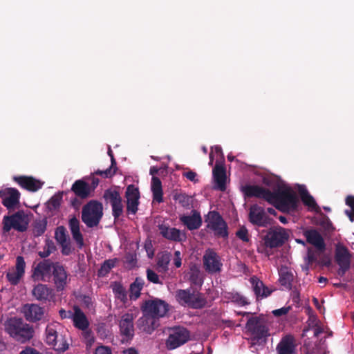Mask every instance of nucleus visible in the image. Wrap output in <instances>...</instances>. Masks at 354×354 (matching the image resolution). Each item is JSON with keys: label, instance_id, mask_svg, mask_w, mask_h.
Listing matches in <instances>:
<instances>
[{"label": "nucleus", "instance_id": "51", "mask_svg": "<svg viewBox=\"0 0 354 354\" xmlns=\"http://www.w3.org/2000/svg\"><path fill=\"white\" fill-rule=\"evenodd\" d=\"M147 277L149 281L153 283H160L158 275L150 269L147 270Z\"/></svg>", "mask_w": 354, "mask_h": 354}, {"label": "nucleus", "instance_id": "5", "mask_svg": "<svg viewBox=\"0 0 354 354\" xmlns=\"http://www.w3.org/2000/svg\"><path fill=\"white\" fill-rule=\"evenodd\" d=\"M176 299L181 306H187L193 308H201L206 303L201 293L190 289L178 290L176 292Z\"/></svg>", "mask_w": 354, "mask_h": 354}, {"label": "nucleus", "instance_id": "32", "mask_svg": "<svg viewBox=\"0 0 354 354\" xmlns=\"http://www.w3.org/2000/svg\"><path fill=\"white\" fill-rule=\"evenodd\" d=\"M71 190L81 198H86L91 192L90 185L82 180H76L72 185Z\"/></svg>", "mask_w": 354, "mask_h": 354}, {"label": "nucleus", "instance_id": "2", "mask_svg": "<svg viewBox=\"0 0 354 354\" xmlns=\"http://www.w3.org/2000/svg\"><path fill=\"white\" fill-rule=\"evenodd\" d=\"M3 329L12 338L21 343L28 341L34 335L32 327L17 317L7 319L3 324Z\"/></svg>", "mask_w": 354, "mask_h": 354}, {"label": "nucleus", "instance_id": "40", "mask_svg": "<svg viewBox=\"0 0 354 354\" xmlns=\"http://www.w3.org/2000/svg\"><path fill=\"white\" fill-rule=\"evenodd\" d=\"M307 351L308 354H326L325 341L321 339L319 343L315 344V346H307Z\"/></svg>", "mask_w": 354, "mask_h": 354}, {"label": "nucleus", "instance_id": "62", "mask_svg": "<svg viewBox=\"0 0 354 354\" xmlns=\"http://www.w3.org/2000/svg\"><path fill=\"white\" fill-rule=\"evenodd\" d=\"M85 336L88 339V342L90 344L94 342V337L92 335L91 331L86 330L85 332Z\"/></svg>", "mask_w": 354, "mask_h": 354}, {"label": "nucleus", "instance_id": "46", "mask_svg": "<svg viewBox=\"0 0 354 354\" xmlns=\"http://www.w3.org/2000/svg\"><path fill=\"white\" fill-rule=\"evenodd\" d=\"M174 198L184 207H189L192 204V198L185 194H176Z\"/></svg>", "mask_w": 354, "mask_h": 354}, {"label": "nucleus", "instance_id": "43", "mask_svg": "<svg viewBox=\"0 0 354 354\" xmlns=\"http://www.w3.org/2000/svg\"><path fill=\"white\" fill-rule=\"evenodd\" d=\"M113 291L115 297L124 302L127 300V292L124 288L119 283H115L113 286Z\"/></svg>", "mask_w": 354, "mask_h": 354}, {"label": "nucleus", "instance_id": "9", "mask_svg": "<svg viewBox=\"0 0 354 354\" xmlns=\"http://www.w3.org/2000/svg\"><path fill=\"white\" fill-rule=\"evenodd\" d=\"M189 337V332L186 328L183 327L172 328L169 329L166 347L169 350L177 348L187 342Z\"/></svg>", "mask_w": 354, "mask_h": 354}, {"label": "nucleus", "instance_id": "50", "mask_svg": "<svg viewBox=\"0 0 354 354\" xmlns=\"http://www.w3.org/2000/svg\"><path fill=\"white\" fill-rule=\"evenodd\" d=\"M236 236L243 242H248L250 241V236L248 231L245 227H241L236 232Z\"/></svg>", "mask_w": 354, "mask_h": 354}, {"label": "nucleus", "instance_id": "25", "mask_svg": "<svg viewBox=\"0 0 354 354\" xmlns=\"http://www.w3.org/2000/svg\"><path fill=\"white\" fill-rule=\"evenodd\" d=\"M16 181L21 187L30 192H36L43 185L40 180L30 176L14 177Z\"/></svg>", "mask_w": 354, "mask_h": 354}, {"label": "nucleus", "instance_id": "21", "mask_svg": "<svg viewBox=\"0 0 354 354\" xmlns=\"http://www.w3.org/2000/svg\"><path fill=\"white\" fill-rule=\"evenodd\" d=\"M142 314L137 321V326L140 330L150 334L159 326V319L147 313Z\"/></svg>", "mask_w": 354, "mask_h": 354}, {"label": "nucleus", "instance_id": "28", "mask_svg": "<svg viewBox=\"0 0 354 354\" xmlns=\"http://www.w3.org/2000/svg\"><path fill=\"white\" fill-rule=\"evenodd\" d=\"M250 281L252 284L253 291L258 299L266 298L272 293V290L266 286L257 277H252L250 278Z\"/></svg>", "mask_w": 354, "mask_h": 354}, {"label": "nucleus", "instance_id": "20", "mask_svg": "<svg viewBox=\"0 0 354 354\" xmlns=\"http://www.w3.org/2000/svg\"><path fill=\"white\" fill-rule=\"evenodd\" d=\"M127 198V209L128 212L133 214H136L138 210L139 204V191L134 185H129L126 191Z\"/></svg>", "mask_w": 354, "mask_h": 354}, {"label": "nucleus", "instance_id": "52", "mask_svg": "<svg viewBox=\"0 0 354 354\" xmlns=\"http://www.w3.org/2000/svg\"><path fill=\"white\" fill-rule=\"evenodd\" d=\"M115 263H116L115 259L105 261L101 268V270L104 271L105 272H109V270L115 266Z\"/></svg>", "mask_w": 354, "mask_h": 354}, {"label": "nucleus", "instance_id": "22", "mask_svg": "<svg viewBox=\"0 0 354 354\" xmlns=\"http://www.w3.org/2000/svg\"><path fill=\"white\" fill-rule=\"evenodd\" d=\"M23 313L26 320L29 322L41 320L44 315V308L34 304L24 305L23 307Z\"/></svg>", "mask_w": 354, "mask_h": 354}, {"label": "nucleus", "instance_id": "45", "mask_svg": "<svg viewBox=\"0 0 354 354\" xmlns=\"http://www.w3.org/2000/svg\"><path fill=\"white\" fill-rule=\"evenodd\" d=\"M55 238L59 244L66 243L68 241L66 229L63 226H59L56 229Z\"/></svg>", "mask_w": 354, "mask_h": 354}, {"label": "nucleus", "instance_id": "8", "mask_svg": "<svg viewBox=\"0 0 354 354\" xmlns=\"http://www.w3.org/2000/svg\"><path fill=\"white\" fill-rule=\"evenodd\" d=\"M289 237L288 230L278 226L270 228L263 238L267 248H274L281 246Z\"/></svg>", "mask_w": 354, "mask_h": 354}, {"label": "nucleus", "instance_id": "26", "mask_svg": "<svg viewBox=\"0 0 354 354\" xmlns=\"http://www.w3.org/2000/svg\"><path fill=\"white\" fill-rule=\"evenodd\" d=\"M179 218L189 230L198 229L202 224L201 216L196 211H193L190 216L181 215Z\"/></svg>", "mask_w": 354, "mask_h": 354}, {"label": "nucleus", "instance_id": "49", "mask_svg": "<svg viewBox=\"0 0 354 354\" xmlns=\"http://www.w3.org/2000/svg\"><path fill=\"white\" fill-rule=\"evenodd\" d=\"M46 229V223L45 221H39L36 223L34 226L33 233L36 236H39L44 233Z\"/></svg>", "mask_w": 354, "mask_h": 354}, {"label": "nucleus", "instance_id": "17", "mask_svg": "<svg viewBox=\"0 0 354 354\" xmlns=\"http://www.w3.org/2000/svg\"><path fill=\"white\" fill-rule=\"evenodd\" d=\"M2 203L8 209H15L19 203L20 193L15 188H6L0 191Z\"/></svg>", "mask_w": 354, "mask_h": 354}, {"label": "nucleus", "instance_id": "16", "mask_svg": "<svg viewBox=\"0 0 354 354\" xmlns=\"http://www.w3.org/2000/svg\"><path fill=\"white\" fill-rule=\"evenodd\" d=\"M104 198L107 203H110L112 207L113 216L118 218L123 212L122 198L119 193L113 190H106L104 194Z\"/></svg>", "mask_w": 354, "mask_h": 354}, {"label": "nucleus", "instance_id": "1", "mask_svg": "<svg viewBox=\"0 0 354 354\" xmlns=\"http://www.w3.org/2000/svg\"><path fill=\"white\" fill-rule=\"evenodd\" d=\"M243 192L248 196H256L265 199L282 212L294 211L298 205L296 194L290 189H285L274 193L258 185H247L243 187Z\"/></svg>", "mask_w": 354, "mask_h": 354}, {"label": "nucleus", "instance_id": "60", "mask_svg": "<svg viewBox=\"0 0 354 354\" xmlns=\"http://www.w3.org/2000/svg\"><path fill=\"white\" fill-rule=\"evenodd\" d=\"M19 354H41L36 349L31 347H26L25 349L21 351Z\"/></svg>", "mask_w": 354, "mask_h": 354}, {"label": "nucleus", "instance_id": "37", "mask_svg": "<svg viewBox=\"0 0 354 354\" xmlns=\"http://www.w3.org/2000/svg\"><path fill=\"white\" fill-rule=\"evenodd\" d=\"M299 193L301 196V198L303 203L308 206L311 209L317 208V205L314 199V198L309 194L308 192L304 186H300L299 188Z\"/></svg>", "mask_w": 354, "mask_h": 354}, {"label": "nucleus", "instance_id": "38", "mask_svg": "<svg viewBox=\"0 0 354 354\" xmlns=\"http://www.w3.org/2000/svg\"><path fill=\"white\" fill-rule=\"evenodd\" d=\"M145 281L143 279L137 277L134 282L130 286V299H137L140 295V291L143 288Z\"/></svg>", "mask_w": 354, "mask_h": 354}, {"label": "nucleus", "instance_id": "6", "mask_svg": "<svg viewBox=\"0 0 354 354\" xmlns=\"http://www.w3.org/2000/svg\"><path fill=\"white\" fill-rule=\"evenodd\" d=\"M142 313L150 315L158 319L165 317L169 311V305L160 299H149L141 305Z\"/></svg>", "mask_w": 354, "mask_h": 354}, {"label": "nucleus", "instance_id": "12", "mask_svg": "<svg viewBox=\"0 0 354 354\" xmlns=\"http://www.w3.org/2000/svg\"><path fill=\"white\" fill-rule=\"evenodd\" d=\"M207 228L212 230L217 236L227 237V225L220 214L216 212H209L205 219Z\"/></svg>", "mask_w": 354, "mask_h": 354}, {"label": "nucleus", "instance_id": "34", "mask_svg": "<svg viewBox=\"0 0 354 354\" xmlns=\"http://www.w3.org/2000/svg\"><path fill=\"white\" fill-rule=\"evenodd\" d=\"M54 264L48 260H44L35 267L33 276L37 279H42L44 277L48 275L54 269Z\"/></svg>", "mask_w": 354, "mask_h": 354}, {"label": "nucleus", "instance_id": "11", "mask_svg": "<svg viewBox=\"0 0 354 354\" xmlns=\"http://www.w3.org/2000/svg\"><path fill=\"white\" fill-rule=\"evenodd\" d=\"M335 258L339 266L337 273L339 276H343L350 269L353 255L345 246L338 243L335 247Z\"/></svg>", "mask_w": 354, "mask_h": 354}, {"label": "nucleus", "instance_id": "42", "mask_svg": "<svg viewBox=\"0 0 354 354\" xmlns=\"http://www.w3.org/2000/svg\"><path fill=\"white\" fill-rule=\"evenodd\" d=\"M56 248L53 241L46 240L43 250L38 252V254L41 258L48 257L51 253L55 250Z\"/></svg>", "mask_w": 354, "mask_h": 354}, {"label": "nucleus", "instance_id": "24", "mask_svg": "<svg viewBox=\"0 0 354 354\" xmlns=\"http://www.w3.org/2000/svg\"><path fill=\"white\" fill-rule=\"evenodd\" d=\"M304 235L306 238V241L308 243L313 245L320 251L324 250V240L317 230L315 229L305 230L304 232Z\"/></svg>", "mask_w": 354, "mask_h": 354}, {"label": "nucleus", "instance_id": "13", "mask_svg": "<svg viewBox=\"0 0 354 354\" xmlns=\"http://www.w3.org/2000/svg\"><path fill=\"white\" fill-rule=\"evenodd\" d=\"M203 266L209 273L220 272L222 270L223 263L219 255L212 249L205 252L203 257Z\"/></svg>", "mask_w": 354, "mask_h": 354}, {"label": "nucleus", "instance_id": "47", "mask_svg": "<svg viewBox=\"0 0 354 354\" xmlns=\"http://www.w3.org/2000/svg\"><path fill=\"white\" fill-rule=\"evenodd\" d=\"M189 279L192 283L195 285H201L203 283V279L200 274V271L197 268H192Z\"/></svg>", "mask_w": 354, "mask_h": 354}, {"label": "nucleus", "instance_id": "41", "mask_svg": "<svg viewBox=\"0 0 354 354\" xmlns=\"http://www.w3.org/2000/svg\"><path fill=\"white\" fill-rule=\"evenodd\" d=\"M171 260V255L169 253L165 252L160 254L158 257L157 265L160 270L165 272L168 269V265Z\"/></svg>", "mask_w": 354, "mask_h": 354}, {"label": "nucleus", "instance_id": "63", "mask_svg": "<svg viewBox=\"0 0 354 354\" xmlns=\"http://www.w3.org/2000/svg\"><path fill=\"white\" fill-rule=\"evenodd\" d=\"M323 333V330L318 326L313 328V333L315 337H317L321 333Z\"/></svg>", "mask_w": 354, "mask_h": 354}, {"label": "nucleus", "instance_id": "57", "mask_svg": "<svg viewBox=\"0 0 354 354\" xmlns=\"http://www.w3.org/2000/svg\"><path fill=\"white\" fill-rule=\"evenodd\" d=\"M290 310V307H283L272 311V314L276 317L286 315Z\"/></svg>", "mask_w": 354, "mask_h": 354}, {"label": "nucleus", "instance_id": "55", "mask_svg": "<svg viewBox=\"0 0 354 354\" xmlns=\"http://www.w3.org/2000/svg\"><path fill=\"white\" fill-rule=\"evenodd\" d=\"M183 176L186 177L188 180L192 182L197 183L198 180L197 179V174L193 171H189L183 173Z\"/></svg>", "mask_w": 354, "mask_h": 354}, {"label": "nucleus", "instance_id": "10", "mask_svg": "<svg viewBox=\"0 0 354 354\" xmlns=\"http://www.w3.org/2000/svg\"><path fill=\"white\" fill-rule=\"evenodd\" d=\"M246 329L254 339H259L268 336L269 329L268 324L264 318L251 317L246 324Z\"/></svg>", "mask_w": 354, "mask_h": 354}, {"label": "nucleus", "instance_id": "31", "mask_svg": "<svg viewBox=\"0 0 354 354\" xmlns=\"http://www.w3.org/2000/svg\"><path fill=\"white\" fill-rule=\"evenodd\" d=\"M73 321L74 323V326L82 330H86L89 325L88 321L86 315L82 311V310L77 306H75L73 307Z\"/></svg>", "mask_w": 354, "mask_h": 354}, {"label": "nucleus", "instance_id": "64", "mask_svg": "<svg viewBox=\"0 0 354 354\" xmlns=\"http://www.w3.org/2000/svg\"><path fill=\"white\" fill-rule=\"evenodd\" d=\"M124 354H138V351L133 348H130L129 349L125 350L124 351Z\"/></svg>", "mask_w": 354, "mask_h": 354}, {"label": "nucleus", "instance_id": "33", "mask_svg": "<svg viewBox=\"0 0 354 354\" xmlns=\"http://www.w3.org/2000/svg\"><path fill=\"white\" fill-rule=\"evenodd\" d=\"M277 354H295L294 338L288 335L284 337L277 346Z\"/></svg>", "mask_w": 354, "mask_h": 354}, {"label": "nucleus", "instance_id": "4", "mask_svg": "<svg viewBox=\"0 0 354 354\" xmlns=\"http://www.w3.org/2000/svg\"><path fill=\"white\" fill-rule=\"evenodd\" d=\"M102 216V204L96 201H91L82 208V220L88 227L97 226Z\"/></svg>", "mask_w": 354, "mask_h": 354}, {"label": "nucleus", "instance_id": "39", "mask_svg": "<svg viewBox=\"0 0 354 354\" xmlns=\"http://www.w3.org/2000/svg\"><path fill=\"white\" fill-rule=\"evenodd\" d=\"M279 281L281 286L286 288H290L291 283L293 280L292 272H289L286 268H282L279 271Z\"/></svg>", "mask_w": 354, "mask_h": 354}, {"label": "nucleus", "instance_id": "30", "mask_svg": "<svg viewBox=\"0 0 354 354\" xmlns=\"http://www.w3.org/2000/svg\"><path fill=\"white\" fill-rule=\"evenodd\" d=\"M213 176L216 183V188L224 191L226 189V175L225 169L222 165L216 164L213 169Z\"/></svg>", "mask_w": 354, "mask_h": 354}, {"label": "nucleus", "instance_id": "61", "mask_svg": "<svg viewBox=\"0 0 354 354\" xmlns=\"http://www.w3.org/2000/svg\"><path fill=\"white\" fill-rule=\"evenodd\" d=\"M91 179V185H90L91 188V192L93 191L95 187L97 186L99 183V179L93 176V174L89 178Z\"/></svg>", "mask_w": 354, "mask_h": 354}, {"label": "nucleus", "instance_id": "48", "mask_svg": "<svg viewBox=\"0 0 354 354\" xmlns=\"http://www.w3.org/2000/svg\"><path fill=\"white\" fill-rule=\"evenodd\" d=\"M346 203L351 207V210H346L345 214L348 216L351 221H354V197L348 196L346 199Z\"/></svg>", "mask_w": 354, "mask_h": 354}, {"label": "nucleus", "instance_id": "15", "mask_svg": "<svg viewBox=\"0 0 354 354\" xmlns=\"http://www.w3.org/2000/svg\"><path fill=\"white\" fill-rule=\"evenodd\" d=\"M53 277L54 284L57 291L63 290L70 280L65 268L59 263L54 264Z\"/></svg>", "mask_w": 354, "mask_h": 354}, {"label": "nucleus", "instance_id": "56", "mask_svg": "<svg viewBox=\"0 0 354 354\" xmlns=\"http://www.w3.org/2000/svg\"><path fill=\"white\" fill-rule=\"evenodd\" d=\"M233 299L234 301L236 302L238 304L241 306H244L248 304L247 299L244 297L238 294L235 295L233 297Z\"/></svg>", "mask_w": 354, "mask_h": 354}, {"label": "nucleus", "instance_id": "53", "mask_svg": "<svg viewBox=\"0 0 354 354\" xmlns=\"http://www.w3.org/2000/svg\"><path fill=\"white\" fill-rule=\"evenodd\" d=\"M95 354H112V351L110 347L100 345L95 348Z\"/></svg>", "mask_w": 354, "mask_h": 354}, {"label": "nucleus", "instance_id": "44", "mask_svg": "<svg viewBox=\"0 0 354 354\" xmlns=\"http://www.w3.org/2000/svg\"><path fill=\"white\" fill-rule=\"evenodd\" d=\"M62 200V194H56L50 198L47 203V207L50 211H54L58 209L60 206Z\"/></svg>", "mask_w": 354, "mask_h": 354}, {"label": "nucleus", "instance_id": "35", "mask_svg": "<svg viewBox=\"0 0 354 354\" xmlns=\"http://www.w3.org/2000/svg\"><path fill=\"white\" fill-rule=\"evenodd\" d=\"M151 190L153 192V201L158 203L162 202V189L160 180L155 176L151 180Z\"/></svg>", "mask_w": 354, "mask_h": 354}, {"label": "nucleus", "instance_id": "59", "mask_svg": "<svg viewBox=\"0 0 354 354\" xmlns=\"http://www.w3.org/2000/svg\"><path fill=\"white\" fill-rule=\"evenodd\" d=\"M174 263L176 268L181 266V254L180 251H176L174 252Z\"/></svg>", "mask_w": 354, "mask_h": 354}, {"label": "nucleus", "instance_id": "18", "mask_svg": "<svg viewBox=\"0 0 354 354\" xmlns=\"http://www.w3.org/2000/svg\"><path fill=\"white\" fill-rule=\"evenodd\" d=\"M136 316L132 313L124 314L120 319L119 326L121 334L127 339L132 338L134 335L133 320Z\"/></svg>", "mask_w": 354, "mask_h": 354}, {"label": "nucleus", "instance_id": "27", "mask_svg": "<svg viewBox=\"0 0 354 354\" xmlns=\"http://www.w3.org/2000/svg\"><path fill=\"white\" fill-rule=\"evenodd\" d=\"M159 230L162 236L169 240L181 241L185 239V234L176 228L161 225L159 226Z\"/></svg>", "mask_w": 354, "mask_h": 354}, {"label": "nucleus", "instance_id": "29", "mask_svg": "<svg viewBox=\"0 0 354 354\" xmlns=\"http://www.w3.org/2000/svg\"><path fill=\"white\" fill-rule=\"evenodd\" d=\"M68 225L73 239L75 240L78 247L82 248L84 245V239L80 232L79 220L75 216L72 217L69 220Z\"/></svg>", "mask_w": 354, "mask_h": 354}, {"label": "nucleus", "instance_id": "36", "mask_svg": "<svg viewBox=\"0 0 354 354\" xmlns=\"http://www.w3.org/2000/svg\"><path fill=\"white\" fill-rule=\"evenodd\" d=\"M108 154L111 157V165L109 167V168H108V169H106L105 170H97V171H95L94 172L93 174L100 175V176H103L104 178H109V177H111L112 176H113L115 174V171H116V167H115L116 162H115V158L113 157L112 151H111V149L110 148L109 149Z\"/></svg>", "mask_w": 354, "mask_h": 354}, {"label": "nucleus", "instance_id": "7", "mask_svg": "<svg viewBox=\"0 0 354 354\" xmlns=\"http://www.w3.org/2000/svg\"><path fill=\"white\" fill-rule=\"evenodd\" d=\"M3 230L6 232L11 229L24 232L28 227V219L24 212H18L11 216H5L3 219Z\"/></svg>", "mask_w": 354, "mask_h": 354}, {"label": "nucleus", "instance_id": "19", "mask_svg": "<svg viewBox=\"0 0 354 354\" xmlns=\"http://www.w3.org/2000/svg\"><path fill=\"white\" fill-rule=\"evenodd\" d=\"M249 219L252 224L258 226L264 227L268 223L264 209L257 205L250 207Z\"/></svg>", "mask_w": 354, "mask_h": 354}, {"label": "nucleus", "instance_id": "58", "mask_svg": "<svg viewBox=\"0 0 354 354\" xmlns=\"http://www.w3.org/2000/svg\"><path fill=\"white\" fill-rule=\"evenodd\" d=\"M59 314L62 319L71 318L73 319V311H71V310L66 311L64 309H61L59 311Z\"/></svg>", "mask_w": 354, "mask_h": 354}, {"label": "nucleus", "instance_id": "23", "mask_svg": "<svg viewBox=\"0 0 354 354\" xmlns=\"http://www.w3.org/2000/svg\"><path fill=\"white\" fill-rule=\"evenodd\" d=\"M32 296L38 301H50L54 298L53 290L45 284H37L32 290Z\"/></svg>", "mask_w": 354, "mask_h": 354}, {"label": "nucleus", "instance_id": "54", "mask_svg": "<svg viewBox=\"0 0 354 354\" xmlns=\"http://www.w3.org/2000/svg\"><path fill=\"white\" fill-rule=\"evenodd\" d=\"M62 246V253L64 255H69L71 254L73 250L70 241L66 242V243L60 244Z\"/></svg>", "mask_w": 354, "mask_h": 354}, {"label": "nucleus", "instance_id": "3", "mask_svg": "<svg viewBox=\"0 0 354 354\" xmlns=\"http://www.w3.org/2000/svg\"><path fill=\"white\" fill-rule=\"evenodd\" d=\"M61 326L58 323H50L45 330V342L57 353H63L68 349L66 333H61Z\"/></svg>", "mask_w": 354, "mask_h": 354}, {"label": "nucleus", "instance_id": "14", "mask_svg": "<svg viewBox=\"0 0 354 354\" xmlns=\"http://www.w3.org/2000/svg\"><path fill=\"white\" fill-rule=\"evenodd\" d=\"M26 262L21 256L16 259L14 267L9 268L6 272V278L11 285H17L25 274Z\"/></svg>", "mask_w": 354, "mask_h": 354}]
</instances>
